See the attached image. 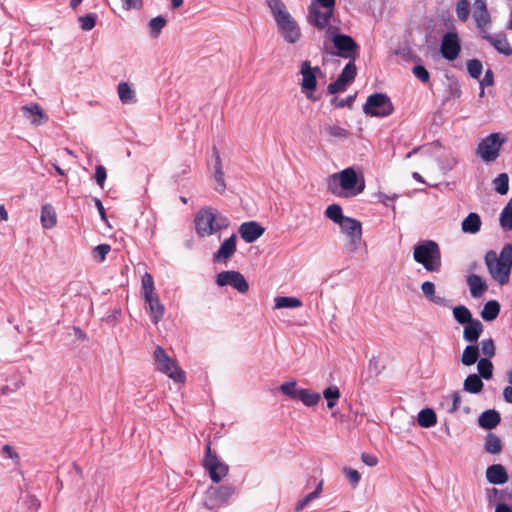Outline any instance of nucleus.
Returning a JSON list of instances; mask_svg holds the SVG:
<instances>
[{
    "label": "nucleus",
    "instance_id": "nucleus-30",
    "mask_svg": "<svg viewBox=\"0 0 512 512\" xmlns=\"http://www.w3.org/2000/svg\"><path fill=\"white\" fill-rule=\"evenodd\" d=\"M421 290H422L424 296L431 302H433L437 305L443 306V307H451V304L449 303V301L446 298L435 295L434 283H432L430 281L423 282L421 285Z\"/></svg>",
    "mask_w": 512,
    "mask_h": 512
},
{
    "label": "nucleus",
    "instance_id": "nucleus-22",
    "mask_svg": "<svg viewBox=\"0 0 512 512\" xmlns=\"http://www.w3.org/2000/svg\"><path fill=\"white\" fill-rule=\"evenodd\" d=\"M236 242L237 237L235 234H232L229 238L225 239L213 256L214 262L226 261L231 258L236 252Z\"/></svg>",
    "mask_w": 512,
    "mask_h": 512
},
{
    "label": "nucleus",
    "instance_id": "nucleus-25",
    "mask_svg": "<svg viewBox=\"0 0 512 512\" xmlns=\"http://www.w3.org/2000/svg\"><path fill=\"white\" fill-rule=\"evenodd\" d=\"M25 116L30 120L31 124L39 126L44 122L48 121V115H46L37 103H31L22 107Z\"/></svg>",
    "mask_w": 512,
    "mask_h": 512
},
{
    "label": "nucleus",
    "instance_id": "nucleus-12",
    "mask_svg": "<svg viewBox=\"0 0 512 512\" xmlns=\"http://www.w3.org/2000/svg\"><path fill=\"white\" fill-rule=\"evenodd\" d=\"M319 134L323 140L331 144L343 142L352 135L350 130L343 127L338 120L331 118L320 123Z\"/></svg>",
    "mask_w": 512,
    "mask_h": 512
},
{
    "label": "nucleus",
    "instance_id": "nucleus-41",
    "mask_svg": "<svg viewBox=\"0 0 512 512\" xmlns=\"http://www.w3.org/2000/svg\"><path fill=\"white\" fill-rule=\"evenodd\" d=\"M453 316H454V319L459 324H462V325H466L467 323L474 320L470 310L464 305H459V306L454 307L453 308Z\"/></svg>",
    "mask_w": 512,
    "mask_h": 512
},
{
    "label": "nucleus",
    "instance_id": "nucleus-44",
    "mask_svg": "<svg viewBox=\"0 0 512 512\" xmlns=\"http://www.w3.org/2000/svg\"><path fill=\"white\" fill-rule=\"evenodd\" d=\"M323 397L327 400V407L332 409L340 398V390L335 385L329 386L323 391Z\"/></svg>",
    "mask_w": 512,
    "mask_h": 512
},
{
    "label": "nucleus",
    "instance_id": "nucleus-36",
    "mask_svg": "<svg viewBox=\"0 0 512 512\" xmlns=\"http://www.w3.org/2000/svg\"><path fill=\"white\" fill-rule=\"evenodd\" d=\"M417 422L423 428L433 427L437 423L436 413L431 408L422 409L418 413Z\"/></svg>",
    "mask_w": 512,
    "mask_h": 512
},
{
    "label": "nucleus",
    "instance_id": "nucleus-55",
    "mask_svg": "<svg viewBox=\"0 0 512 512\" xmlns=\"http://www.w3.org/2000/svg\"><path fill=\"white\" fill-rule=\"evenodd\" d=\"M480 346L479 349H481L486 358L490 359L495 356V344L491 338L484 339Z\"/></svg>",
    "mask_w": 512,
    "mask_h": 512
},
{
    "label": "nucleus",
    "instance_id": "nucleus-2",
    "mask_svg": "<svg viewBox=\"0 0 512 512\" xmlns=\"http://www.w3.org/2000/svg\"><path fill=\"white\" fill-rule=\"evenodd\" d=\"M485 264L491 277L500 285H506L509 282L512 268V245L506 244L500 255L493 250L488 251L484 257Z\"/></svg>",
    "mask_w": 512,
    "mask_h": 512
},
{
    "label": "nucleus",
    "instance_id": "nucleus-26",
    "mask_svg": "<svg viewBox=\"0 0 512 512\" xmlns=\"http://www.w3.org/2000/svg\"><path fill=\"white\" fill-rule=\"evenodd\" d=\"M467 285L470 290V294L473 298L482 297L488 290L487 283L477 274H470L466 278Z\"/></svg>",
    "mask_w": 512,
    "mask_h": 512
},
{
    "label": "nucleus",
    "instance_id": "nucleus-54",
    "mask_svg": "<svg viewBox=\"0 0 512 512\" xmlns=\"http://www.w3.org/2000/svg\"><path fill=\"white\" fill-rule=\"evenodd\" d=\"M444 401H450L451 402L450 406L447 408V411L449 413H455L459 409V407H460L461 395L457 391L453 392L450 395L446 396L444 398Z\"/></svg>",
    "mask_w": 512,
    "mask_h": 512
},
{
    "label": "nucleus",
    "instance_id": "nucleus-47",
    "mask_svg": "<svg viewBox=\"0 0 512 512\" xmlns=\"http://www.w3.org/2000/svg\"><path fill=\"white\" fill-rule=\"evenodd\" d=\"M165 25L166 19L164 17L157 16L152 18L148 24L151 37L157 38L160 35L162 29L165 27Z\"/></svg>",
    "mask_w": 512,
    "mask_h": 512
},
{
    "label": "nucleus",
    "instance_id": "nucleus-34",
    "mask_svg": "<svg viewBox=\"0 0 512 512\" xmlns=\"http://www.w3.org/2000/svg\"><path fill=\"white\" fill-rule=\"evenodd\" d=\"M483 387L484 383L478 374L468 375L463 382V390L468 393L478 394L483 390Z\"/></svg>",
    "mask_w": 512,
    "mask_h": 512
},
{
    "label": "nucleus",
    "instance_id": "nucleus-33",
    "mask_svg": "<svg viewBox=\"0 0 512 512\" xmlns=\"http://www.w3.org/2000/svg\"><path fill=\"white\" fill-rule=\"evenodd\" d=\"M40 221L45 229H51L56 225L57 216L55 209L51 204H45L42 206Z\"/></svg>",
    "mask_w": 512,
    "mask_h": 512
},
{
    "label": "nucleus",
    "instance_id": "nucleus-48",
    "mask_svg": "<svg viewBox=\"0 0 512 512\" xmlns=\"http://www.w3.org/2000/svg\"><path fill=\"white\" fill-rule=\"evenodd\" d=\"M143 297L156 294L154 287V279L150 273H145L141 280Z\"/></svg>",
    "mask_w": 512,
    "mask_h": 512
},
{
    "label": "nucleus",
    "instance_id": "nucleus-51",
    "mask_svg": "<svg viewBox=\"0 0 512 512\" xmlns=\"http://www.w3.org/2000/svg\"><path fill=\"white\" fill-rule=\"evenodd\" d=\"M97 18L98 16L96 13H89L87 15L80 16L78 21L80 22L81 29L84 31L92 30L96 25Z\"/></svg>",
    "mask_w": 512,
    "mask_h": 512
},
{
    "label": "nucleus",
    "instance_id": "nucleus-63",
    "mask_svg": "<svg viewBox=\"0 0 512 512\" xmlns=\"http://www.w3.org/2000/svg\"><path fill=\"white\" fill-rule=\"evenodd\" d=\"M315 499H316L315 495H313L312 493H309L308 495H306L302 500H300L296 504L295 510L297 512L302 511L311 501H313Z\"/></svg>",
    "mask_w": 512,
    "mask_h": 512
},
{
    "label": "nucleus",
    "instance_id": "nucleus-59",
    "mask_svg": "<svg viewBox=\"0 0 512 512\" xmlns=\"http://www.w3.org/2000/svg\"><path fill=\"white\" fill-rule=\"evenodd\" d=\"M346 83L338 76V78L330 83L327 87V90H328V93L330 94H336L340 91H343L345 90V87H346Z\"/></svg>",
    "mask_w": 512,
    "mask_h": 512
},
{
    "label": "nucleus",
    "instance_id": "nucleus-21",
    "mask_svg": "<svg viewBox=\"0 0 512 512\" xmlns=\"http://www.w3.org/2000/svg\"><path fill=\"white\" fill-rule=\"evenodd\" d=\"M473 18L476 27L481 29V31L491 22L486 0H474Z\"/></svg>",
    "mask_w": 512,
    "mask_h": 512
},
{
    "label": "nucleus",
    "instance_id": "nucleus-18",
    "mask_svg": "<svg viewBox=\"0 0 512 512\" xmlns=\"http://www.w3.org/2000/svg\"><path fill=\"white\" fill-rule=\"evenodd\" d=\"M333 9L321 10L318 4L312 3L309 8V22L318 29L326 28L330 23Z\"/></svg>",
    "mask_w": 512,
    "mask_h": 512
},
{
    "label": "nucleus",
    "instance_id": "nucleus-11",
    "mask_svg": "<svg viewBox=\"0 0 512 512\" xmlns=\"http://www.w3.org/2000/svg\"><path fill=\"white\" fill-rule=\"evenodd\" d=\"M506 141L507 137L503 133H491L478 144L477 155L485 162L495 161L499 156L501 146Z\"/></svg>",
    "mask_w": 512,
    "mask_h": 512
},
{
    "label": "nucleus",
    "instance_id": "nucleus-46",
    "mask_svg": "<svg viewBox=\"0 0 512 512\" xmlns=\"http://www.w3.org/2000/svg\"><path fill=\"white\" fill-rule=\"evenodd\" d=\"M494 190L501 194L505 195L507 194L509 190V177L506 173L499 174L494 180H493Z\"/></svg>",
    "mask_w": 512,
    "mask_h": 512
},
{
    "label": "nucleus",
    "instance_id": "nucleus-60",
    "mask_svg": "<svg viewBox=\"0 0 512 512\" xmlns=\"http://www.w3.org/2000/svg\"><path fill=\"white\" fill-rule=\"evenodd\" d=\"M106 178L107 171L105 167L102 165H97L95 171V181L101 188H103Z\"/></svg>",
    "mask_w": 512,
    "mask_h": 512
},
{
    "label": "nucleus",
    "instance_id": "nucleus-7",
    "mask_svg": "<svg viewBox=\"0 0 512 512\" xmlns=\"http://www.w3.org/2000/svg\"><path fill=\"white\" fill-rule=\"evenodd\" d=\"M331 41L335 51L329 53L348 60H356L359 56V45L347 34L339 33L336 29L331 32Z\"/></svg>",
    "mask_w": 512,
    "mask_h": 512
},
{
    "label": "nucleus",
    "instance_id": "nucleus-1",
    "mask_svg": "<svg viewBox=\"0 0 512 512\" xmlns=\"http://www.w3.org/2000/svg\"><path fill=\"white\" fill-rule=\"evenodd\" d=\"M265 2L283 40L288 44L297 43L302 36L301 28L287 10L285 3L282 0H266Z\"/></svg>",
    "mask_w": 512,
    "mask_h": 512
},
{
    "label": "nucleus",
    "instance_id": "nucleus-15",
    "mask_svg": "<svg viewBox=\"0 0 512 512\" xmlns=\"http://www.w3.org/2000/svg\"><path fill=\"white\" fill-rule=\"evenodd\" d=\"M216 284L220 287L231 286L240 293H246L249 289L248 282L238 271H222L216 276Z\"/></svg>",
    "mask_w": 512,
    "mask_h": 512
},
{
    "label": "nucleus",
    "instance_id": "nucleus-14",
    "mask_svg": "<svg viewBox=\"0 0 512 512\" xmlns=\"http://www.w3.org/2000/svg\"><path fill=\"white\" fill-rule=\"evenodd\" d=\"M341 232L344 233L348 242L346 248L349 252L358 250L362 241V224L355 218L348 217L339 225Z\"/></svg>",
    "mask_w": 512,
    "mask_h": 512
},
{
    "label": "nucleus",
    "instance_id": "nucleus-64",
    "mask_svg": "<svg viewBox=\"0 0 512 512\" xmlns=\"http://www.w3.org/2000/svg\"><path fill=\"white\" fill-rule=\"evenodd\" d=\"M361 459L369 467H374L378 464V458L373 454L362 453Z\"/></svg>",
    "mask_w": 512,
    "mask_h": 512
},
{
    "label": "nucleus",
    "instance_id": "nucleus-56",
    "mask_svg": "<svg viewBox=\"0 0 512 512\" xmlns=\"http://www.w3.org/2000/svg\"><path fill=\"white\" fill-rule=\"evenodd\" d=\"M412 73L422 83H428L430 80V74L422 64L414 66L412 69Z\"/></svg>",
    "mask_w": 512,
    "mask_h": 512
},
{
    "label": "nucleus",
    "instance_id": "nucleus-42",
    "mask_svg": "<svg viewBox=\"0 0 512 512\" xmlns=\"http://www.w3.org/2000/svg\"><path fill=\"white\" fill-rule=\"evenodd\" d=\"M302 306V302L300 299L296 297L289 296H279L275 298V308L283 309V308H298Z\"/></svg>",
    "mask_w": 512,
    "mask_h": 512
},
{
    "label": "nucleus",
    "instance_id": "nucleus-17",
    "mask_svg": "<svg viewBox=\"0 0 512 512\" xmlns=\"http://www.w3.org/2000/svg\"><path fill=\"white\" fill-rule=\"evenodd\" d=\"M321 70L318 66L311 67L310 61L305 60L301 63L300 74L302 75V81L300 83L302 92L314 91L317 87V74Z\"/></svg>",
    "mask_w": 512,
    "mask_h": 512
},
{
    "label": "nucleus",
    "instance_id": "nucleus-24",
    "mask_svg": "<svg viewBox=\"0 0 512 512\" xmlns=\"http://www.w3.org/2000/svg\"><path fill=\"white\" fill-rule=\"evenodd\" d=\"M508 473L501 464H492L486 469V480L490 484L502 485L508 481Z\"/></svg>",
    "mask_w": 512,
    "mask_h": 512
},
{
    "label": "nucleus",
    "instance_id": "nucleus-23",
    "mask_svg": "<svg viewBox=\"0 0 512 512\" xmlns=\"http://www.w3.org/2000/svg\"><path fill=\"white\" fill-rule=\"evenodd\" d=\"M144 300L147 304V309L149 310L152 322L157 324L164 316V305L161 304L157 294L149 295V297L146 296L144 297Z\"/></svg>",
    "mask_w": 512,
    "mask_h": 512
},
{
    "label": "nucleus",
    "instance_id": "nucleus-20",
    "mask_svg": "<svg viewBox=\"0 0 512 512\" xmlns=\"http://www.w3.org/2000/svg\"><path fill=\"white\" fill-rule=\"evenodd\" d=\"M265 232L264 227H262L256 221H248L244 222L239 226L238 233L240 237L246 243H252L260 238Z\"/></svg>",
    "mask_w": 512,
    "mask_h": 512
},
{
    "label": "nucleus",
    "instance_id": "nucleus-28",
    "mask_svg": "<svg viewBox=\"0 0 512 512\" xmlns=\"http://www.w3.org/2000/svg\"><path fill=\"white\" fill-rule=\"evenodd\" d=\"M486 496L490 505H498L499 503H512V492L507 489L488 488Z\"/></svg>",
    "mask_w": 512,
    "mask_h": 512
},
{
    "label": "nucleus",
    "instance_id": "nucleus-16",
    "mask_svg": "<svg viewBox=\"0 0 512 512\" xmlns=\"http://www.w3.org/2000/svg\"><path fill=\"white\" fill-rule=\"evenodd\" d=\"M461 50L460 40L455 31H450L444 34L441 44L440 52L442 56L449 61L455 60Z\"/></svg>",
    "mask_w": 512,
    "mask_h": 512
},
{
    "label": "nucleus",
    "instance_id": "nucleus-27",
    "mask_svg": "<svg viewBox=\"0 0 512 512\" xmlns=\"http://www.w3.org/2000/svg\"><path fill=\"white\" fill-rule=\"evenodd\" d=\"M500 421V413L494 409H489L481 413L478 418V425L483 429L492 430L499 425Z\"/></svg>",
    "mask_w": 512,
    "mask_h": 512
},
{
    "label": "nucleus",
    "instance_id": "nucleus-8",
    "mask_svg": "<svg viewBox=\"0 0 512 512\" xmlns=\"http://www.w3.org/2000/svg\"><path fill=\"white\" fill-rule=\"evenodd\" d=\"M153 355L159 371L166 374L174 382H185V372L180 369L176 361L173 360L161 346H156Z\"/></svg>",
    "mask_w": 512,
    "mask_h": 512
},
{
    "label": "nucleus",
    "instance_id": "nucleus-62",
    "mask_svg": "<svg viewBox=\"0 0 512 512\" xmlns=\"http://www.w3.org/2000/svg\"><path fill=\"white\" fill-rule=\"evenodd\" d=\"M122 8L126 11L139 10L143 6V0H121Z\"/></svg>",
    "mask_w": 512,
    "mask_h": 512
},
{
    "label": "nucleus",
    "instance_id": "nucleus-43",
    "mask_svg": "<svg viewBox=\"0 0 512 512\" xmlns=\"http://www.w3.org/2000/svg\"><path fill=\"white\" fill-rule=\"evenodd\" d=\"M478 375L480 378L489 380L493 376V364L488 358H481L477 362Z\"/></svg>",
    "mask_w": 512,
    "mask_h": 512
},
{
    "label": "nucleus",
    "instance_id": "nucleus-49",
    "mask_svg": "<svg viewBox=\"0 0 512 512\" xmlns=\"http://www.w3.org/2000/svg\"><path fill=\"white\" fill-rule=\"evenodd\" d=\"M470 14V3L468 0H459L456 4V15L459 21L466 22Z\"/></svg>",
    "mask_w": 512,
    "mask_h": 512
},
{
    "label": "nucleus",
    "instance_id": "nucleus-5",
    "mask_svg": "<svg viewBox=\"0 0 512 512\" xmlns=\"http://www.w3.org/2000/svg\"><path fill=\"white\" fill-rule=\"evenodd\" d=\"M332 182H338L343 189L342 194L345 197H354L362 193L365 189V179L362 174H358L353 167H348L339 173L330 177V186Z\"/></svg>",
    "mask_w": 512,
    "mask_h": 512
},
{
    "label": "nucleus",
    "instance_id": "nucleus-29",
    "mask_svg": "<svg viewBox=\"0 0 512 512\" xmlns=\"http://www.w3.org/2000/svg\"><path fill=\"white\" fill-rule=\"evenodd\" d=\"M483 332V325L478 319L467 323L463 331V338L469 343H476Z\"/></svg>",
    "mask_w": 512,
    "mask_h": 512
},
{
    "label": "nucleus",
    "instance_id": "nucleus-50",
    "mask_svg": "<svg viewBox=\"0 0 512 512\" xmlns=\"http://www.w3.org/2000/svg\"><path fill=\"white\" fill-rule=\"evenodd\" d=\"M466 66H467V71L472 78H474V79L480 78V76L482 74V70H483V65L480 60L470 59L467 61Z\"/></svg>",
    "mask_w": 512,
    "mask_h": 512
},
{
    "label": "nucleus",
    "instance_id": "nucleus-31",
    "mask_svg": "<svg viewBox=\"0 0 512 512\" xmlns=\"http://www.w3.org/2000/svg\"><path fill=\"white\" fill-rule=\"evenodd\" d=\"M482 221L480 216L475 213H469L461 223V228L464 233L476 234L480 231Z\"/></svg>",
    "mask_w": 512,
    "mask_h": 512
},
{
    "label": "nucleus",
    "instance_id": "nucleus-38",
    "mask_svg": "<svg viewBox=\"0 0 512 512\" xmlns=\"http://www.w3.org/2000/svg\"><path fill=\"white\" fill-rule=\"evenodd\" d=\"M500 313V304L496 300H489L485 303L482 311L481 317L485 321H493L495 320Z\"/></svg>",
    "mask_w": 512,
    "mask_h": 512
},
{
    "label": "nucleus",
    "instance_id": "nucleus-58",
    "mask_svg": "<svg viewBox=\"0 0 512 512\" xmlns=\"http://www.w3.org/2000/svg\"><path fill=\"white\" fill-rule=\"evenodd\" d=\"M355 98H356V94L348 95L347 97H345L343 99H338V98L334 97L331 100V104H333L336 108H344V107L351 108L355 101Z\"/></svg>",
    "mask_w": 512,
    "mask_h": 512
},
{
    "label": "nucleus",
    "instance_id": "nucleus-61",
    "mask_svg": "<svg viewBox=\"0 0 512 512\" xmlns=\"http://www.w3.org/2000/svg\"><path fill=\"white\" fill-rule=\"evenodd\" d=\"M379 201L381 203H383L385 206L387 207H391L393 210L395 209V206H394V201L398 198V195L397 194H393L392 196H389L385 193H378L377 195Z\"/></svg>",
    "mask_w": 512,
    "mask_h": 512
},
{
    "label": "nucleus",
    "instance_id": "nucleus-45",
    "mask_svg": "<svg viewBox=\"0 0 512 512\" xmlns=\"http://www.w3.org/2000/svg\"><path fill=\"white\" fill-rule=\"evenodd\" d=\"M356 60H349V62L342 69L339 77L346 83H351L357 74V68L355 65Z\"/></svg>",
    "mask_w": 512,
    "mask_h": 512
},
{
    "label": "nucleus",
    "instance_id": "nucleus-37",
    "mask_svg": "<svg viewBox=\"0 0 512 512\" xmlns=\"http://www.w3.org/2000/svg\"><path fill=\"white\" fill-rule=\"evenodd\" d=\"M324 215L326 218H328L329 220H331L332 222H334L338 225L342 224L344 219L348 218V216H345L343 214L342 207L336 203L329 205L325 209Z\"/></svg>",
    "mask_w": 512,
    "mask_h": 512
},
{
    "label": "nucleus",
    "instance_id": "nucleus-35",
    "mask_svg": "<svg viewBox=\"0 0 512 512\" xmlns=\"http://www.w3.org/2000/svg\"><path fill=\"white\" fill-rule=\"evenodd\" d=\"M480 355V349L477 345H467L462 352L460 361L465 366H471L478 362Z\"/></svg>",
    "mask_w": 512,
    "mask_h": 512
},
{
    "label": "nucleus",
    "instance_id": "nucleus-4",
    "mask_svg": "<svg viewBox=\"0 0 512 512\" xmlns=\"http://www.w3.org/2000/svg\"><path fill=\"white\" fill-rule=\"evenodd\" d=\"M413 258L428 272L438 273L441 270L442 260L440 247L433 240H424L415 245Z\"/></svg>",
    "mask_w": 512,
    "mask_h": 512
},
{
    "label": "nucleus",
    "instance_id": "nucleus-52",
    "mask_svg": "<svg viewBox=\"0 0 512 512\" xmlns=\"http://www.w3.org/2000/svg\"><path fill=\"white\" fill-rule=\"evenodd\" d=\"M110 251L111 246L109 244H99L93 249L92 255L98 262H103Z\"/></svg>",
    "mask_w": 512,
    "mask_h": 512
},
{
    "label": "nucleus",
    "instance_id": "nucleus-39",
    "mask_svg": "<svg viewBox=\"0 0 512 512\" xmlns=\"http://www.w3.org/2000/svg\"><path fill=\"white\" fill-rule=\"evenodd\" d=\"M484 450L490 454H498L502 450L501 439L494 433H488L485 438Z\"/></svg>",
    "mask_w": 512,
    "mask_h": 512
},
{
    "label": "nucleus",
    "instance_id": "nucleus-6",
    "mask_svg": "<svg viewBox=\"0 0 512 512\" xmlns=\"http://www.w3.org/2000/svg\"><path fill=\"white\" fill-rule=\"evenodd\" d=\"M235 493L236 486L233 484L210 486L204 493L203 506L208 510L219 509L226 505Z\"/></svg>",
    "mask_w": 512,
    "mask_h": 512
},
{
    "label": "nucleus",
    "instance_id": "nucleus-9",
    "mask_svg": "<svg viewBox=\"0 0 512 512\" xmlns=\"http://www.w3.org/2000/svg\"><path fill=\"white\" fill-rule=\"evenodd\" d=\"M394 111L391 99L384 93L371 94L363 105V112L372 117L384 118Z\"/></svg>",
    "mask_w": 512,
    "mask_h": 512
},
{
    "label": "nucleus",
    "instance_id": "nucleus-53",
    "mask_svg": "<svg viewBox=\"0 0 512 512\" xmlns=\"http://www.w3.org/2000/svg\"><path fill=\"white\" fill-rule=\"evenodd\" d=\"M213 180H214V189L220 194H223L226 189V183L224 179V171L218 170L214 171L213 174Z\"/></svg>",
    "mask_w": 512,
    "mask_h": 512
},
{
    "label": "nucleus",
    "instance_id": "nucleus-10",
    "mask_svg": "<svg viewBox=\"0 0 512 512\" xmlns=\"http://www.w3.org/2000/svg\"><path fill=\"white\" fill-rule=\"evenodd\" d=\"M279 391L290 399L301 401L307 407L317 405L321 399V395L317 392L305 388H298L295 380L282 383L279 387Z\"/></svg>",
    "mask_w": 512,
    "mask_h": 512
},
{
    "label": "nucleus",
    "instance_id": "nucleus-32",
    "mask_svg": "<svg viewBox=\"0 0 512 512\" xmlns=\"http://www.w3.org/2000/svg\"><path fill=\"white\" fill-rule=\"evenodd\" d=\"M117 92L123 104H135L137 102L136 92L128 82H120L117 86Z\"/></svg>",
    "mask_w": 512,
    "mask_h": 512
},
{
    "label": "nucleus",
    "instance_id": "nucleus-13",
    "mask_svg": "<svg viewBox=\"0 0 512 512\" xmlns=\"http://www.w3.org/2000/svg\"><path fill=\"white\" fill-rule=\"evenodd\" d=\"M203 466L214 483L221 482L229 472V466L221 461L216 454L212 453L210 441L206 444Z\"/></svg>",
    "mask_w": 512,
    "mask_h": 512
},
{
    "label": "nucleus",
    "instance_id": "nucleus-19",
    "mask_svg": "<svg viewBox=\"0 0 512 512\" xmlns=\"http://www.w3.org/2000/svg\"><path fill=\"white\" fill-rule=\"evenodd\" d=\"M481 37L489 42L500 54L505 56L512 55V47L504 33L492 35L483 30L481 31Z\"/></svg>",
    "mask_w": 512,
    "mask_h": 512
},
{
    "label": "nucleus",
    "instance_id": "nucleus-3",
    "mask_svg": "<svg viewBox=\"0 0 512 512\" xmlns=\"http://www.w3.org/2000/svg\"><path fill=\"white\" fill-rule=\"evenodd\" d=\"M195 231L199 237H208L226 229L230 220L213 207L201 208L194 219Z\"/></svg>",
    "mask_w": 512,
    "mask_h": 512
},
{
    "label": "nucleus",
    "instance_id": "nucleus-57",
    "mask_svg": "<svg viewBox=\"0 0 512 512\" xmlns=\"http://www.w3.org/2000/svg\"><path fill=\"white\" fill-rule=\"evenodd\" d=\"M342 472L347 477V479L349 480L353 487H356L359 484L361 480V475L357 470L352 469L350 467H344Z\"/></svg>",
    "mask_w": 512,
    "mask_h": 512
},
{
    "label": "nucleus",
    "instance_id": "nucleus-40",
    "mask_svg": "<svg viewBox=\"0 0 512 512\" xmlns=\"http://www.w3.org/2000/svg\"><path fill=\"white\" fill-rule=\"evenodd\" d=\"M499 222L505 231L512 230V198L501 211Z\"/></svg>",
    "mask_w": 512,
    "mask_h": 512
}]
</instances>
